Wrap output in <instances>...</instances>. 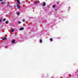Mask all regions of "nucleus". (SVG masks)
Segmentation results:
<instances>
[{
  "label": "nucleus",
  "mask_w": 78,
  "mask_h": 78,
  "mask_svg": "<svg viewBox=\"0 0 78 78\" xmlns=\"http://www.w3.org/2000/svg\"><path fill=\"white\" fill-rule=\"evenodd\" d=\"M23 29H24V28H20L19 30H23Z\"/></svg>",
  "instance_id": "nucleus-4"
},
{
  "label": "nucleus",
  "mask_w": 78,
  "mask_h": 78,
  "mask_svg": "<svg viewBox=\"0 0 78 78\" xmlns=\"http://www.w3.org/2000/svg\"><path fill=\"white\" fill-rule=\"evenodd\" d=\"M46 5L45 2H44V3L43 4V6H45Z\"/></svg>",
  "instance_id": "nucleus-7"
},
{
  "label": "nucleus",
  "mask_w": 78,
  "mask_h": 78,
  "mask_svg": "<svg viewBox=\"0 0 78 78\" xmlns=\"http://www.w3.org/2000/svg\"><path fill=\"white\" fill-rule=\"evenodd\" d=\"M52 7H53V8H55V5H53Z\"/></svg>",
  "instance_id": "nucleus-12"
},
{
  "label": "nucleus",
  "mask_w": 78,
  "mask_h": 78,
  "mask_svg": "<svg viewBox=\"0 0 78 78\" xmlns=\"http://www.w3.org/2000/svg\"><path fill=\"white\" fill-rule=\"evenodd\" d=\"M15 6H14V7H15Z\"/></svg>",
  "instance_id": "nucleus-20"
},
{
  "label": "nucleus",
  "mask_w": 78,
  "mask_h": 78,
  "mask_svg": "<svg viewBox=\"0 0 78 78\" xmlns=\"http://www.w3.org/2000/svg\"><path fill=\"white\" fill-rule=\"evenodd\" d=\"M34 4H35L36 5H37V1H35L34 2Z\"/></svg>",
  "instance_id": "nucleus-5"
},
{
  "label": "nucleus",
  "mask_w": 78,
  "mask_h": 78,
  "mask_svg": "<svg viewBox=\"0 0 78 78\" xmlns=\"http://www.w3.org/2000/svg\"><path fill=\"white\" fill-rule=\"evenodd\" d=\"M40 43H42V40L40 39Z\"/></svg>",
  "instance_id": "nucleus-10"
},
{
  "label": "nucleus",
  "mask_w": 78,
  "mask_h": 78,
  "mask_svg": "<svg viewBox=\"0 0 78 78\" xmlns=\"http://www.w3.org/2000/svg\"><path fill=\"white\" fill-rule=\"evenodd\" d=\"M6 23L7 24H8V21H7L6 22Z\"/></svg>",
  "instance_id": "nucleus-11"
},
{
  "label": "nucleus",
  "mask_w": 78,
  "mask_h": 78,
  "mask_svg": "<svg viewBox=\"0 0 78 78\" xmlns=\"http://www.w3.org/2000/svg\"><path fill=\"white\" fill-rule=\"evenodd\" d=\"M4 3V2H1V4H3Z\"/></svg>",
  "instance_id": "nucleus-15"
},
{
  "label": "nucleus",
  "mask_w": 78,
  "mask_h": 78,
  "mask_svg": "<svg viewBox=\"0 0 78 78\" xmlns=\"http://www.w3.org/2000/svg\"><path fill=\"white\" fill-rule=\"evenodd\" d=\"M2 39L3 41H5V40H6V39H7V38H6V37H4Z\"/></svg>",
  "instance_id": "nucleus-3"
},
{
  "label": "nucleus",
  "mask_w": 78,
  "mask_h": 78,
  "mask_svg": "<svg viewBox=\"0 0 78 78\" xmlns=\"http://www.w3.org/2000/svg\"><path fill=\"white\" fill-rule=\"evenodd\" d=\"M15 40H12V43H15Z\"/></svg>",
  "instance_id": "nucleus-6"
},
{
  "label": "nucleus",
  "mask_w": 78,
  "mask_h": 78,
  "mask_svg": "<svg viewBox=\"0 0 78 78\" xmlns=\"http://www.w3.org/2000/svg\"><path fill=\"white\" fill-rule=\"evenodd\" d=\"M17 15H19V12H18L17 13Z\"/></svg>",
  "instance_id": "nucleus-13"
},
{
  "label": "nucleus",
  "mask_w": 78,
  "mask_h": 78,
  "mask_svg": "<svg viewBox=\"0 0 78 78\" xmlns=\"http://www.w3.org/2000/svg\"><path fill=\"white\" fill-rule=\"evenodd\" d=\"M14 29H11L10 31H12V32H13V31H14Z\"/></svg>",
  "instance_id": "nucleus-8"
},
{
  "label": "nucleus",
  "mask_w": 78,
  "mask_h": 78,
  "mask_svg": "<svg viewBox=\"0 0 78 78\" xmlns=\"http://www.w3.org/2000/svg\"><path fill=\"white\" fill-rule=\"evenodd\" d=\"M21 23V22H19V23H19V24H20V23Z\"/></svg>",
  "instance_id": "nucleus-17"
},
{
  "label": "nucleus",
  "mask_w": 78,
  "mask_h": 78,
  "mask_svg": "<svg viewBox=\"0 0 78 78\" xmlns=\"http://www.w3.org/2000/svg\"><path fill=\"white\" fill-rule=\"evenodd\" d=\"M5 20H6L5 19H4L3 20V21H5Z\"/></svg>",
  "instance_id": "nucleus-16"
},
{
  "label": "nucleus",
  "mask_w": 78,
  "mask_h": 78,
  "mask_svg": "<svg viewBox=\"0 0 78 78\" xmlns=\"http://www.w3.org/2000/svg\"><path fill=\"white\" fill-rule=\"evenodd\" d=\"M50 41H53V39H52V38H50Z\"/></svg>",
  "instance_id": "nucleus-9"
},
{
  "label": "nucleus",
  "mask_w": 78,
  "mask_h": 78,
  "mask_svg": "<svg viewBox=\"0 0 78 78\" xmlns=\"http://www.w3.org/2000/svg\"><path fill=\"white\" fill-rule=\"evenodd\" d=\"M17 6L18 9H20V5L19 4H18V5H17Z\"/></svg>",
  "instance_id": "nucleus-1"
},
{
  "label": "nucleus",
  "mask_w": 78,
  "mask_h": 78,
  "mask_svg": "<svg viewBox=\"0 0 78 78\" xmlns=\"http://www.w3.org/2000/svg\"><path fill=\"white\" fill-rule=\"evenodd\" d=\"M16 1L19 5H20V1L19 0H16Z\"/></svg>",
  "instance_id": "nucleus-2"
},
{
  "label": "nucleus",
  "mask_w": 78,
  "mask_h": 78,
  "mask_svg": "<svg viewBox=\"0 0 78 78\" xmlns=\"http://www.w3.org/2000/svg\"><path fill=\"white\" fill-rule=\"evenodd\" d=\"M23 22H25V20L24 19L23 20Z\"/></svg>",
  "instance_id": "nucleus-14"
},
{
  "label": "nucleus",
  "mask_w": 78,
  "mask_h": 78,
  "mask_svg": "<svg viewBox=\"0 0 78 78\" xmlns=\"http://www.w3.org/2000/svg\"><path fill=\"white\" fill-rule=\"evenodd\" d=\"M0 1H2V0H0Z\"/></svg>",
  "instance_id": "nucleus-19"
},
{
  "label": "nucleus",
  "mask_w": 78,
  "mask_h": 78,
  "mask_svg": "<svg viewBox=\"0 0 78 78\" xmlns=\"http://www.w3.org/2000/svg\"><path fill=\"white\" fill-rule=\"evenodd\" d=\"M2 21V20H0V22H1Z\"/></svg>",
  "instance_id": "nucleus-18"
}]
</instances>
